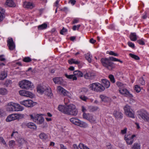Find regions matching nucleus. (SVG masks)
I'll use <instances>...</instances> for the list:
<instances>
[{
    "label": "nucleus",
    "instance_id": "42",
    "mask_svg": "<svg viewBox=\"0 0 149 149\" xmlns=\"http://www.w3.org/2000/svg\"><path fill=\"white\" fill-rule=\"evenodd\" d=\"M15 107L16 109H17L16 111H22L23 109V107L19 104H17L15 106Z\"/></svg>",
    "mask_w": 149,
    "mask_h": 149
},
{
    "label": "nucleus",
    "instance_id": "19",
    "mask_svg": "<svg viewBox=\"0 0 149 149\" xmlns=\"http://www.w3.org/2000/svg\"><path fill=\"white\" fill-rule=\"evenodd\" d=\"M24 6L25 8L31 9H32L34 7V5L33 3L26 1L24 2Z\"/></svg>",
    "mask_w": 149,
    "mask_h": 149
},
{
    "label": "nucleus",
    "instance_id": "50",
    "mask_svg": "<svg viewBox=\"0 0 149 149\" xmlns=\"http://www.w3.org/2000/svg\"><path fill=\"white\" fill-rule=\"evenodd\" d=\"M100 97L102 101H105V99L106 98H108V97L103 95H100Z\"/></svg>",
    "mask_w": 149,
    "mask_h": 149
},
{
    "label": "nucleus",
    "instance_id": "8",
    "mask_svg": "<svg viewBox=\"0 0 149 149\" xmlns=\"http://www.w3.org/2000/svg\"><path fill=\"white\" fill-rule=\"evenodd\" d=\"M139 115L145 121L149 122V114L145 111H142L139 112Z\"/></svg>",
    "mask_w": 149,
    "mask_h": 149
},
{
    "label": "nucleus",
    "instance_id": "58",
    "mask_svg": "<svg viewBox=\"0 0 149 149\" xmlns=\"http://www.w3.org/2000/svg\"><path fill=\"white\" fill-rule=\"evenodd\" d=\"M0 142L3 143L4 145L6 144L5 141L2 137H0Z\"/></svg>",
    "mask_w": 149,
    "mask_h": 149
},
{
    "label": "nucleus",
    "instance_id": "24",
    "mask_svg": "<svg viewBox=\"0 0 149 149\" xmlns=\"http://www.w3.org/2000/svg\"><path fill=\"white\" fill-rule=\"evenodd\" d=\"M102 83L106 88H108L110 86V82L109 81L106 79H102Z\"/></svg>",
    "mask_w": 149,
    "mask_h": 149
},
{
    "label": "nucleus",
    "instance_id": "62",
    "mask_svg": "<svg viewBox=\"0 0 149 149\" xmlns=\"http://www.w3.org/2000/svg\"><path fill=\"white\" fill-rule=\"evenodd\" d=\"M4 56L3 55H0V60L1 61H3L6 60V59L5 58H3Z\"/></svg>",
    "mask_w": 149,
    "mask_h": 149
},
{
    "label": "nucleus",
    "instance_id": "34",
    "mask_svg": "<svg viewBox=\"0 0 149 149\" xmlns=\"http://www.w3.org/2000/svg\"><path fill=\"white\" fill-rule=\"evenodd\" d=\"M40 139L43 140H45L48 138L47 135L44 133H41L39 135Z\"/></svg>",
    "mask_w": 149,
    "mask_h": 149
},
{
    "label": "nucleus",
    "instance_id": "23",
    "mask_svg": "<svg viewBox=\"0 0 149 149\" xmlns=\"http://www.w3.org/2000/svg\"><path fill=\"white\" fill-rule=\"evenodd\" d=\"M105 89V87L102 85L98 83L96 92H102L104 91Z\"/></svg>",
    "mask_w": 149,
    "mask_h": 149
},
{
    "label": "nucleus",
    "instance_id": "17",
    "mask_svg": "<svg viewBox=\"0 0 149 149\" xmlns=\"http://www.w3.org/2000/svg\"><path fill=\"white\" fill-rule=\"evenodd\" d=\"M67 108L68 105L66 106H63L60 105L58 106V109L60 111L66 114V113L67 111Z\"/></svg>",
    "mask_w": 149,
    "mask_h": 149
},
{
    "label": "nucleus",
    "instance_id": "13",
    "mask_svg": "<svg viewBox=\"0 0 149 149\" xmlns=\"http://www.w3.org/2000/svg\"><path fill=\"white\" fill-rule=\"evenodd\" d=\"M15 106L13 105L11 103H8L6 106V109L7 111H15L16 109Z\"/></svg>",
    "mask_w": 149,
    "mask_h": 149
},
{
    "label": "nucleus",
    "instance_id": "12",
    "mask_svg": "<svg viewBox=\"0 0 149 149\" xmlns=\"http://www.w3.org/2000/svg\"><path fill=\"white\" fill-rule=\"evenodd\" d=\"M74 124L81 127H85L87 126V124L86 123L81 121L77 118Z\"/></svg>",
    "mask_w": 149,
    "mask_h": 149
},
{
    "label": "nucleus",
    "instance_id": "51",
    "mask_svg": "<svg viewBox=\"0 0 149 149\" xmlns=\"http://www.w3.org/2000/svg\"><path fill=\"white\" fill-rule=\"evenodd\" d=\"M100 97L102 101H105V99L106 98H108V97L103 95H100Z\"/></svg>",
    "mask_w": 149,
    "mask_h": 149
},
{
    "label": "nucleus",
    "instance_id": "30",
    "mask_svg": "<svg viewBox=\"0 0 149 149\" xmlns=\"http://www.w3.org/2000/svg\"><path fill=\"white\" fill-rule=\"evenodd\" d=\"M15 115L14 114H12L9 115L6 118V120L7 122H9L15 120Z\"/></svg>",
    "mask_w": 149,
    "mask_h": 149
},
{
    "label": "nucleus",
    "instance_id": "49",
    "mask_svg": "<svg viewBox=\"0 0 149 149\" xmlns=\"http://www.w3.org/2000/svg\"><path fill=\"white\" fill-rule=\"evenodd\" d=\"M127 44L130 47L134 49L135 48L134 45L132 42H128L127 43Z\"/></svg>",
    "mask_w": 149,
    "mask_h": 149
},
{
    "label": "nucleus",
    "instance_id": "26",
    "mask_svg": "<svg viewBox=\"0 0 149 149\" xmlns=\"http://www.w3.org/2000/svg\"><path fill=\"white\" fill-rule=\"evenodd\" d=\"M113 114L116 118H122L123 117V114L120 112L117 111H115Z\"/></svg>",
    "mask_w": 149,
    "mask_h": 149
},
{
    "label": "nucleus",
    "instance_id": "56",
    "mask_svg": "<svg viewBox=\"0 0 149 149\" xmlns=\"http://www.w3.org/2000/svg\"><path fill=\"white\" fill-rule=\"evenodd\" d=\"M109 54L110 55L114 56H118V55L117 53H115L113 51H111L109 52Z\"/></svg>",
    "mask_w": 149,
    "mask_h": 149
},
{
    "label": "nucleus",
    "instance_id": "43",
    "mask_svg": "<svg viewBox=\"0 0 149 149\" xmlns=\"http://www.w3.org/2000/svg\"><path fill=\"white\" fill-rule=\"evenodd\" d=\"M109 77L112 83H114L115 82V78L114 76L112 74H110L109 76Z\"/></svg>",
    "mask_w": 149,
    "mask_h": 149
},
{
    "label": "nucleus",
    "instance_id": "6",
    "mask_svg": "<svg viewBox=\"0 0 149 149\" xmlns=\"http://www.w3.org/2000/svg\"><path fill=\"white\" fill-rule=\"evenodd\" d=\"M83 116L84 119L88 120L91 123H93L96 121V118L92 114L84 113Z\"/></svg>",
    "mask_w": 149,
    "mask_h": 149
},
{
    "label": "nucleus",
    "instance_id": "40",
    "mask_svg": "<svg viewBox=\"0 0 149 149\" xmlns=\"http://www.w3.org/2000/svg\"><path fill=\"white\" fill-rule=\"evenodd\" d=\"M129 55L132 58L136 60H139L140 59V58L138 56L136 55L132 54V53H130L129 54Z\"/></svg>",
    "mask_w": 149,
    "mask_h": 149
},
{
    "label": "nucleus",
    "instance_id": "21",
    "mask_svg": "<svg viewBox=\"0 0 149 149\" xmlns=\"http://www.w3.org/2000/svg\"><path fill=\"white\" fill-rule=\"evenodd\" d=\"M97 84V83H95L90 84L88 86L89 88L91 90L96 91Z\"/></svg>",
    "mask_w": 149,
    "mask_h": 149
},
{
    "label": "nucleus",
    "instance_id": "15",
    "mask_svg": "<svg viewBox=\"0 0 149 149\" xmlns=\"http://www.w3.org/2000/svg\"><path fill=\"white\" fill-rule=\"evenodd\" d=\"M124 139L128 145H131L133 143L134 141V139L131 138L130 135H125Z\"/></svg>",
    "mask_w": 149,
    "mask_h": 149
},
{
    "label": "nucleus",
    "instance_id": "55",
    "mask_svg": "<svg viewBox=\"0 0 149 149\" xmlns=\"http://www.w3.org/2000/svg\"><path fill=\"white\" fill-rule=\"evenodd\" d=\"M80 98L82 100L84 101H86L88 98L86 96L84 95H81L80 96Z\"/></svg>",
    "mask_w": 149,
    "mask_h": 149
},
{
    "label": "nucleus",
    "instance_id": "16",
    "mask_svg": "<svg viewBox=\"0 0 149 149\" xmlns=\"http://www.w3.org/2000/svg\"><path fill=\"white\" fill-rule=\"evenodd\" d=\"M46 87L45 86L38 85L37 88V91L41 94H43L45 91Z\"/></svg>",
    "mask_w": 149,
    "mask_h": 149
},
{
    "label": "nucleus",
    "instance_id": "27",
    "mask_svg": "<svg viewBox=\"0 0 149 149\" xmlns=\"http://www.w3.org/2000/svg\"><path fill=\"white\" fill-rule=\"evenodd\" d=\"M74 76H77L79 77H81L83 76V74L81 71L79 70H76L73 72Z\"/></svg>",
    "mask_w": 149,
    "mask_h": 149
},
{
    "label": "nucleus",
    "instance_id": "52",
    "mask_svg": "<svg viewBox=\"0 0 149 149\" xmlns=\"http://www.w3.org/2000/svg\"><path fill=\"white\" fill-rule=\"evenodd\" d=\"M88 91V89L85 88H82L81 89V92L83 93H86Z\"/></svg>",
    "mask_w": 149,
    "mask_h": 149
},
{
    "label": "nucleus",
    "instance_id": "48",
    "mask_svg": "<svg viewBox=\"0 0 149 149\" xmlns=\"http://www.w3.org/2000/svg\"><path fill=\"white\" fill-rule=\"evenodd\" d=\"M139 83L141 85H144L145 84V81L143 80V78L142 77H141L139 79Z\"/></svg>",
    "mask_w": 149,
    "mask_h": 149
},
{
    "label": "nucleus",
    "instance_id": "9",
    "mask_svg": "<svg viewBox=\"0 0 149 149\" xmlns=\"http://www.w3.org/2000/svg\"><path fill=\"white\" fill-rule=\"evenodd\" d=\"M19 94L21 96L28 97L30 98L33 97L34 96V95L32 93L24 90H22L19 91Z\"/></svg>",
    "mask_w": 149,
    "mask_h": 149
},
{
    "label": "nucleus",
    "instance_id": "25",
    "mask_svg": "<svg viewBox=\"0 0 149 149\" xmlns=\"http://www.w3.org/2000/svg\"><path fill=\"white\" fill-rule=\"evenodd\" d=\"M131 40L135 41L137 39V36L135 33H131L129 37Z\"/></svg>",
    "mask_w": 149,
    "mask_h": 149
},
{
    "label": "nucleus",
    "instance_id": "38",
    "mask_svg": "<svg viewBox=\"0 0 149 149\" xmlns=\"http://www.w3.org/2000/svg\"><path fill=\"white\" fill-rule=\"evenodd\" d=\"M119 92L120 93L122 94H124L126 95L127 93L128 92V91L125 88H120L119 90Z\"/></svg>",
    "mask_w": 149,
    "mask_h": 149
},
{
    "label": "nucleus",
    "instance_id": "7",
    "mask_svg": "<svg viewBox=\"0 0 149 149\" xmlns=\"http://www.w3.org/2000/svg\"><path fill=\"white\" fill-rule=\"evenodd\" d=\"M20 103L26 107H33L36 104H37L36 102H34L31 100H24L23 101L21 102Z\"/></svg>",
    "mask_w": 149,
    "mask_h": 149
},
{
    "label": "nucleus",
    "instance_id": "57",
    "mask_svg": "<svg viewBox=\"0 0 149 149\" xmlns=\"http://www.w3.org/2000/svg\"><path fill=\"white\" fill-rule=\"evenodd\" d=\"M86 146H85L82 143H80L79 145V147L81 149H84L85 148Z\"/></svg>",
    "mask_w": 149,
    "mask_h": 149
},
{
    "label": "nucleus",
    "instance_id": "63",
    "mask_svg": "<svg viewBox=\"0 0 149 149\" xmlns=\"http://www.w3.org/2000/svg\"><path fill=\"white\" fill-rule=\"evenodd\" d=\"M14 115H15L14 116H15V120L17 119H19L20 116L19 114H14Z\"/></svg>",
    "mask_w": 149,
    "mask_h": 149
},
{
    "label": "nucleus",
    "instance_id": "59",
    "mask_svg": "<svg viewBox=\"0 0 149 149\" xmlns=\"http://www.w3.org/2000/svg\"><path fill=\"white\" fill-rule=\"evenodd\" d=\"M15 144V141L13 140H11L10 141V146H13Z\"/></svg>",
    "mask_w": 149,
    "mask_h": 149
},
{
    "label": "nucleus",
    "instance_id": "47",
    "mask_svg": "<svg viewBox=\"0 0 149 149\" xmlns=\"http://www.w3.org/2000/svg\"><path fill=\"white\" fill-rule=\"evenodd\" d=\"M134 90L137 93H139L141 89L139 86L138 85H136L135 86Z\"/></svg>",
    "mask_w": 149,
    "mask_h": 149
},
{
    "label": "nucleus",
    "instance_id": "31",
    "mask_svg": "<svg viewBox=\"0 0 149 149\" xmlns=\"http://www.w3.org/2000/svg\"><path fill=\"white\" fill-rule=\"evenodd\" d=\"M65 77L68 79H72L73 81L76 80L77 79V77L76 76H74L73 74L68 75L67 74H65Z\"/></svg>",
    "mask_w": 149,
    "mask_h": 149
},
{
    "label": "nucleus",
    "instance_id": "60",
    "mask_svg": "<svg viewBox=\"0 0 149 149\" xmlns=\"http://www.w3.org/2000/svg\"><path fill=\"white\" fill-rule=\"evenodd\" d=\"M76 118H72L70 119V120L72 123L73 124H74Z\"/></svg>",
    "mask_w": 149,
    "mask_h": 149
},
{
    "label": "nucleus",
    "instance_id": "54",
    "mask_svg": "<svg viewBox=\"0 0 149 149\" xmlns=\"http://www.w3.org/2000/svg\"><path fill=\"white\" fill-rule=\"evenodd\" d=\"M137 42L138 43L141 45H144L145 44L144 42L142 40H138Z\"/></svg>",
    "mask_w": 149,
    "mask_h": 149
},
{
    "label": "nucleus",
    "instance_id": "46",
    "mask_svg": "<svg viewBox=\"0 0 149 149\" xmlns=\"http://www.w3.org/2000/svg\"><path fill=\"white\" fill-rule=\"evenodd\" d=\"M67 32L68 30L66 29H65L64 27H63L62 29L61 30L60 33L61 35H63L64 34V33Z\"/></svg>",
    "mask_w": 149,
    "mask_h": 149
},
{
    "label": "nucleus",
    "instance_id": "28",
    "mask_svg": "<svg viewBox=\"0 0 149 149\" xmlns=\"http://www.w3.org/2000/svg\"><path fill=\"white\" fill-rule=\"evenodd\" d=\"M26 126L29 128L32 129L33 130H36L37 127L34 123H29L26 124Z\"/></svg>",
    "mask_w": 149,
    "mask_h": 149
},
{
    "label": "nucleus",
    "instance_id": "61",
    "mask_svg": "<svg viewBox=\"0 0 149 149\" xmlns=\"http://www.w3.org/2000/svg\"><path fill=\"white\" fill-rule=\"evenodd\" d=\"M127 130V128H125L124 129L121 130V132L122 134H125L126 133Z\"/></svg>",
    "mask_w": 149,
    "mask_h": 149
},
{
    "label": "nucleus",
    "instance_id": "22",
    "mask_svg": "<svg viewBox=\"0 0 149 149\" xmlns=\"http://www.w3.org/2000/svg\"><path fill=\"white\" fill-rule=\"evenodd\" d=\"M5 10L1 8H0V22L2 21L5 17Z\"/></svg>",
    "mask_w": 149,
    "mask_h": 149
},
{
    "label": "nucleus",
    "instance_id": "18",
    "mask_svg": "<svg viewBox=\"0 0 149 149\" xmlns=\"http://www.w3.org/2000/svg\"><path fill=\"white\" fill-rule=\"evenodd\" d=\"M5 4L9 7H14L16 6L13 0H6Z\"/></svg>",
    "mask_w": 149,
    "mask_h": 149
},
{
    "label": "nucleus",
    "instance_id": "4",
    "mask_svg": "<svg viewBox=\"0 0 149 149\" xmlns=\"http://www.w3.org/2000/svg\"><path fill=\"white\" fill-rule=\"evenodd\" d=\"M67 111L66 114L73 116H76L78 112V110L76 108V106L73 104L68 105Z\"/></svg>",
    "mask_w": 149,
    "mask_h": 149
},
{
    "label": "nucleus",
    "instance_id": "44",
    "mask_svg": "<svg viewBox=\"0 0 149 149\" xmlns=\"http://www.w3.org/2000/svg\"><path fill=\"white\" fill-rule=\"evenodd\" d=\"M23 61L24 62L26 63H28L31 61V59L29 57H25L23 59Z\"/></svg>",
    "mask_w": 149,
    "mask_h": 149
},
{
    "label": "nucleus",
    "instance_id": "1",
    "mask_svg": "<svg viewBox=\"0 0 149 149\" xmlns=\"http://www.w3.org/2000/svg\"><path fill=\"white\" fill-rule=\"evenodd\" d=\"M102 65L109 70H111L115 67V64L109 60L108 58H102L100 60Z\"/></svg>",
    "mask_w": 149,
    "mask_h": 149
},
{
    "label": "nucleus",
    "instance_id": "2",
    "mask_svg": "<svg viewBox=\"0 0 149 149\" xmlns=\"http://www.w3.org/2000/svg\"><path fill=\"white\" fill-rule=\"evenodd\" d=\"M19 86L22 89L28 90L33 88V84L29 80H23L19 82Z\"/></svg>",
    "mask_w": 149,
    "mask_h": 149
},
{
    "label": "nucleus",
    "instance_id": "39",
    "mask_svg": "<svg viewBox=\"0 0 149 149\" xmlns=\"http://www.w3.org/2000/svg\"><path fill=\"white\" fill-rule=\"evenodd\" d=\"M17 141L20 146L22 145L26 142L24 139L22 138H19L18 139Z\"/></svg>",
    "mask_w": 149,
    "mask_h": 149
},
{
    "label": "nucleus",
    "instance_id": "5",
    "mask_svg": "<svg viewBox=\"0 0 149 149\" xmlns=\"http://www.w3.org/2000/svg\"><path fill=\"white\" fill-rule=\"evenodd\" d=\"M124 109L125 113L126 115L131 118H135L134 112L130 107L127 105L124 107Z\"/></svg>",
    "mask_w": 149,
    "mask_h": 149
},
{
    "label": "nucleus",
    "instance_id": "53",
    "mask_svg": "<svg viewBox=\"0 0 149 149\" xmlns=\"http://www.w3.org/2000/svg\"><path fill=\"white\" fill-rule=\"evenodd\" d=\"M116 84L118 87H122L124 86V84H123L119 81H117Z\"/></svg>",
    "mask_w": 149,
    "mask_h": 149
},
{
    "label": "nucleus",
    "instance_id": "14",
    "mask_svg": "<svg viewBox=\"0 0 149 149\" xmlns=\"http://www.w3.org/2000/svg\"><path fill=\"white\" fill-rule=\"evenodd\" d=\"M95 74L94 73L92 72H86L84 74V77L87 79H92L94 78Z\"/></svg>",
    "mask_w": 149,
    "mask_h": 149
},
{
    "label": "nucleus",
    "instance_id": "33",
    "mask_svg": "<svg viewBox=\"0 0 149 149\" xmlns=\"http://www.w3.org/2000/svg\"><path fill=\"white\" fill-rule=\"evenodd\" d=\"M8 91L7 89L4 88H0V95H5L8 93Z\"/></svg>",
    "mask_w": 149,
    "mask_h": 149
},
{
    "label": "nucleus",
    "instance_id": "37",
    "mask_svg": "<svg viewBox=\"0 0 149 149\" xmlns=\"http://www.w3.org/2000/svg\"><path fill=\"white\" fill-rule=\"evenodd\" d=\"M85 58L87 60L89 63H91V57L92 56H91L89 53H88L86 54H85Z\"/></svg>",
    "mask_w": 149,
    "mask_h": 149
},
{
    "label": "nucleus",
    "instance_id": "10",
    "mask_svg": "<svg viewBox=\"0 0 149 149\" xmlns=\"http://www.w3.org/2000/svg\"><path fill=\"white\" fill-rule=\"evenodd\" d=\"M7 46L8 47L9 49L10 50H13L15 48V45L13 40V38H8L7 41Z\"/></svg>",
    "mask_w": 149,
    "mask_h": 149
},
{
    "label": "nucleus",
    "instance_id": "11",
    "mask_svg": "<svg viewBox=\"0 0 149 149\" xmlns=\"http://www.w3.org/2000/svg\"><path fill=\"white\" fill-rule=\"evenodd\" d=\"M58 90L63 95L69 97L70 96V93L64 89L62 87L59 86L58 87Z\"/></svg>",
    "mask_w": 149,
    "mask_h": 149
},
{
    "label": "nucleus",
    "instance_id": "29",
    "mask_svg": "<svg viewBox=\"0 0 149 149\" xmlns=\"http://www.w3.org/2000/svg\"><path fill=\"white\" fill-rule=\"evenodd\" d=\"M45 89V95L48 96H51L52 95L51 89L49 87H46V89Z\"/></svg>",
    "mask_w": 149,
    "mask_h": 149
},
{
    "label": "nucleus",
    "instance_id": "20",
    "mask_svg": "<svg viewBox=\"0 0 149 149\" xmlns=\"http://www.w3.org/2000/svg\"><path fill=\"white\" fill-rule=\"evenodd\" d=\"M54 82L55 84H61L62 83L63 79L61 77H56L54 78L53 79Z\"/></svg>",
    "mask_w": 149,
    "mask_h": 149
},
{
    "label": "nucleus",
    "instance_id": "36",
    "mask_svg": "<svg viewBox=\"0 0 149 149\" xmlns=\"http://www.w3.org/2000/svg\"><path fill=\"white\" fill-rule=\"evenodd\" d=\"M47 26V24L44 23L41 25H39L38 27V28L39 30H42L46 29Z\"/></svg>",
    "mask_w": 149,
    "mask_h": 149
},
{
    "label": "nucleus",
    "instance_id": "3",
    "mask_svg": "<svg viewBox=\"0 0 149 149\" xmlns=\"http://www.w3.org/2000/svg\"><path fill=\"white\" fill-rule=\"evenodd\" d=\"M31 118L38 124H42L44 121V119L41 115L33 113L30 115Z\"/></svg>",
    "mask_w": 149,
    "mask_h": 149
},
{
    "label": "nucleus",
    "instance_id": "64",
    "mask_svg": "<svg viewBox=\"0 0 149 149\" xmlns=\"http://www.w3.org/2000/svg\"><path fill=\"white\" fill-rule=\"evenodd\" d=\"M106 146L107 148L108 149H111L112 147V146L111 143H109L107 144Z\"/></svg>",
    "mask_w": 149,
    "mask_h": 149
},
{
    "label": "nucleus",
    "instance_id": "35",
    "mask_svg": "<svg viewBox=\"0 0 149 149\" xmlns=\"http://www.w3.org/2000/svg\"><path fill=\"white\" fill-rule=\"evenodd\" d=\"M108 58L111 61H118L121 63H123V62L122 61H121L120 59L116 58H114L113 56L109 57Z\"/></svg>",
    "mask_w": 149,
    "mask_h": 149
},
{
    "label": "nucleus",
    "instance_id": "41",
    "mask_svg": "<svg viewBox=\"0 0 149 149\" xmlns=\"http://www.w3.org/2000/svg\"><path fill=\"white\" fill-rule=\"evenodd\" d=\"M131 149H140V146L137 143H134L132 146Z\"/></svg>",
    "mask_w": 149,
    "mask_h": 149
},
{
    "label": "nucleus",
    "instance_id": "32",
    "mask_svg": "<svg viewBox=\"0 0 149 149\" xmlns=\"http://www.w3.org/2000/svg\"><path fill=\"white\" fill-rule=\"evenodd\" d=\"M7 75V72L5 71H2L0 74V80H3L6 77Z\"/></svg>",
    "mask_w": 149,
    "mask_h": 149
},
{
    "label": "nucleus",
    "instance_id": "45",
    "mask_svg": "<svg viewBox=\"0 0 149 149\" xmlns=\"http://www.w3.org/2000/svg\"><path fill=\"white\" fill-rule=\"evenodd\" d=\"M12 83V81L10 79L6 80L4 84V85H5L6 87H8L9 85Z\"/></svg>",
    "mask_w": 149,
    "mask_h": 149
}]
</instances>
